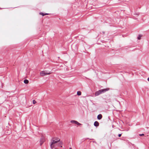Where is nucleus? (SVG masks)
Instances as JSON below:
<instances>
[{
	"instance_id": "9d476101",
	"label": "nucleus",
	"mask_w": 149,
	"mask_h": 149,
	"mask_svg": "<svg viewBox=\"0 0 149 149\" xmlns=\"http://www.w3.org/2000/svg\"><path fill=\"white\" fill-rule=\"evenodd\" d=\"M142 35H139L138 37V40H140L141 38V37H142Z\"/></svg>"
},
{
	"instance_id": "a211bd4d",
	"label": "nucleus",
	"mask_w": 149,
	"mask_h": 149,
	"mask_svg": "<svg viewBox=\"0 0 149 149\" xmlns=\"http://www.w3.org/2000/svg\"><path fill=\"white\" fill-rule=\"evenodd\" d=\"M148 81H149V77L148 78V79H147Z\"/></svg>"
},
{
	"instance_id": "2eb2a0df",
	"label": "nucleus",
	"mask_w": 149,
	"mask_h": 149,
	"mask_svg": "<svg viewBox=\"0 0 149 149\" xmlns=\"http://www.w3.org/2000/svg\"><path fill=\"white\" fill-rule=\"evenodd\" d=\"M118 136H119V137H120V136H121V134H118Z\"/></svg>"
},
{
	"instance_id": "f3484780",
	"label": "nucleus",
	"mask_w": 149,
	"mask_h": 149,
	"mask_svg": "<svg viewBox=\"0 0 149 149\" xmlns=\"http://www.w3.org/2000/svg\"><path fill=\"white\" fill-rule=\"evenodd\" d=\"M44 15H49V14L48 13H46L44 14Z\"/></svg>"
},
{
	"instance_id": "f257e3e1",
	"label": "nucleus",
	"mask_w": 149,
	"mask_h": 149,
	"mask_svg": "<svg viewBox=\"0 0 149 149\" xmlns=\"http://www.w3.org/2000/svg\"><path fill=\"white\" fill-rule=\"evenodd\" d=\"M54 144L58 145V146L62 147V143L60 141V139L58 138L54 137L51 140L50 146L52 149L54 148Z\"/></svg>"
},
{
	"instance_id": "f8f14e48",
	"label": "nucleus",
	"mask_w": 149,
	"mask_h": 149,
	"mask_svg": "<svg viewBox=\"0 0 149 149\" xmlns=\"http://www.w3.org/2000/svg\"><path fill=\"white\" fill-rule=\"evenodd\" d=\"M36 102L35 100H33V104H36Z\"/></svg>"
},
{
	"instance_id": "6e6552de",
	"label": "nucleus",
	"mask_w": 149,
	"mask_h": 149,
	"mask_svg": "<svg viewBox=\"0 0 149 149\" xmlns=\"http://www.w3.org/2000/svg\"><path fill=\"white\" fill-rule=\"evenodd\" d=\"M102 118V116L101 114L98 115L97 116V118L99 120L101 119Z\"/></svg>"
},
{
	"instance_id": "f03ea898",
	"label": "nucleus",
	"mask_w": 149,
	"mask_h": 149,
	"mask_svg": "<svg viewBox=\"0 0 149 149\" xmlns=\"http://www.w3.org/2000/svg\"><path fill=\"white\" fill-rule=\"evenodd\" d=\"M50 74V72H48L47 71H42L40 73V75L42 76H43L49 74Z\"/></svg>"
},
{
	"instance_id": "7ed1b4c3",
	"label": "nucleus",
	"mask_w": 149,
	"mask_h": 149,
	"mask_svg": "<svg viewBox=\"0 0 149 149\" xmlns=\"http://www.w3.org/2000/svg\"><path fill=\"white\" fill-rule=\"evenodd\" d=\"M45 141V139L44 137H42L40 139V145H41Z\"/></svg>"
},
{
	"instance_id": "0eeeda50",
	"label": "nucleus",
	"mask_w": 149,
	"mask_h": 149,
	"mask_svg": "<svg viewBox=\"0 0 149 149\" xmlns=\"http://www.w3.org/2000/svg\"><path fill=\"white\" fill-rule=\"evenodd\" d=\"M94 125L96 127H97L99 125V123L97 121H96L94 123Z\"/></svg>"
},
{
	"instance_id": "6ab92c4d",
	"label": "nucleus",
	"mask_w": 149,
	"mask_h": 149,
	"mask_svg": "<svg viewBox=\"0 0 149 149\" xmlns=\"http://www.w3.org/2000/svg\"><path fill=\"white\" fill-rule=\"evenodd\" d=\"M70 149H72L71 148H70Z\"/></svg>"
},
{
	"instance_id": "aec40b11",
	"label": "nucleus",
	"mask_w": 149,
	"mask_h": 149,
	"mask_svg": "<svg viewBox=\"0 0 149 149\" xmlns=\"http://www.w3.org/2000/svg\"><path fill=\"white\" fill-rule=\"evenodd\" d=\"M55 149H57L56 148H55Z\"/></svg>"
},
{
	"instance_id": "dca6fc26",
	"label": "nucleus",
	"mask_w": 149,
	"mask_h": 149,
	"mask_svg": "<svg viewBox=\"0 0 149 149\" xmlns=\"http://www.w3.org/2000/svg\"><path fill=\"white\" fill-rule=\"evenodd\" d=\"M54 148L56 146H58V145H56V144H54Z\"/></svg>"
},
{
	"instance_id": "39448f33",
	"label": "nucleus",
	"mask_w": 149,
	"mask_h": 149,
	"mask_svg": "<svg viewBox=\"0 0 149 149\" xmlns=\"http://www.w3.org/2000/svg\"><path fill=\"white\" fill-rule=\"evenodd\" d=\"M70 122L71 123H73L75 124H76L78 125H81V124L79 123H78V122H77V121H75V120H72L71 121H70Z\"/></svg>"
},
{
	"instance_id": "423d86ee",
	"label": "nucleus",
	"mask_w": 149,
	"mask_h": 149,
	"mask_svg": "<svg viewBox=\"0 0 149 149\" xmlns=\"http://www.w3.org/2000/svg\"><path fill=\"white\" fill-rule=\"evenodd\" d=\"M102 94L100 90L96 92L95 93V95L98 96L99 95Z\"/></svg>"
},
{
	"instance_id": "9b49d317",
	"label": "nucleus",
	"mask_w": 149,
	"mask_h": 149,
	"mask_svg": "<svg viewBox=\"0 0 149 149\" xmlns=\"http://www.w3.org/2000/svg\"><path fill=\"white\" fill-rule=\"evenodd\" d=\"M77 95H81V92L80 91H78L77 92Z\"/></svg>"
},
{
	"instance_id": "4468645a",
	"label": "nucleus",
	"mask_w": 149,
	"mask_h": 149,
	"mask_svg": "<svg viewBox=\"0 0 149 149\" xmlns=\"http://www.w3.org/2000/svg\"><path fill=\"white\" fill-rule=\"evenodd\" d=\"M139 135L141 136H144V134H139Z\"/></svg>"
},
{
	"instance_id": "ddd939ff",
	"label": "nucleus",
	"mask_w": 149,
	"mask_h": 149,
	"mask_svg": "<svg viewBox=\"0 0 149 149\" xmlns=\"http://www.w3.org/2000/svg\"><path fill=\"white\" fill-rule=\"evenodd\" d=\"M40 15H42L43 16H44L45 15L44 14H43L42 13H40Z\"/></svg>"
},
{
	"instance_id": "20e7f679",
	"label": "nucleus",
	"mask_w": 149,
	"mask_h": 149,
	"mask_svg": "<svg viewBox=\"0 0 149 149\" xmlns=\"http://www.w3.org/2000/svg\"><path fill=\"white\" fill-rule=\"evenodd\" d=\"M109 90V88H106L105 89H102L100 90L101 93H104L105 92L107 91H108Z\"/></svg>"
},
{
	"instance_id": "1a4fd4ad",
	"label": "nucleus",
	"mask_w": 149,
	"mask_h": 149,
	"mask_svg": "<svg viewBox=\"0 0 149 149\" xmlns=\"http://www.w3.org/2000/svg\"><path fill=\"white\" fill-rule=\"evenodd\" d=\"M24 83L25 84H28L29 83V81L27 79H25L24 81Z\"/></svg>"
}]
</instances>
